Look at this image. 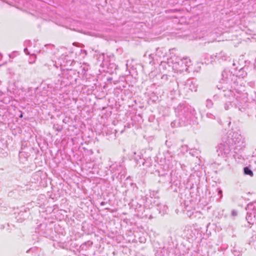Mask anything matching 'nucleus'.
Instances as JSON below:
<instances>
[{"mask_svg": "<svg viewBox=\"0 0 256 256\" xmlns=\"http://www.w3.org/2000/svg\"><path fill=\"white\" fill-rule=\"evenodd\" d=\"M222 78L217 87L218 89L222 90L224 96L228 98L224 105V109L228 110L234 105L240 111L244 112L248 106V94L239 92H234L232 90L236 84V76L226 70L222 72Z\"/></svg>", "mask_w": 256, "mask_h": 256, "instance_id": "obj_1", "label": "nucleus"}, {"mask_svg": "<svg viewBox=\"0 0 256 256\" xmlns=\"http://www.w3.org/2000/svg\"><path fill=\"white\" fill-rule=\"evenodd\" d=\"M178 116L180 118V126L194 122L196 118V112L195 110L189 106L180 105L176 109Z\"/></svg>", "mask_w": 256, "mask_h": 256, "instance_id": "obj_2", "label": "nucleus"}, {"mask_svg": "<svg viewBox=\"0 0 256 256\" xmlns=\"http://www.w3.org/2000/svg\"><path fill=\"white\" fill-rule=\"evenodd\" d=\"M222 140L230 146L234 145L241 148L246 147V140L240 134L236 132L229 131L222 137Z\"/></svg>", "mask_w": 256, "mask_h": 256, "instance_id": "obj_3", "label": "nucleus"}, {"mask_svg": "<svg viewBox=\"0 0 256 256\" xmlns=\"http://www.w3.org/2000/svg\"><path fill=\"white\" fill-rule=\"evenodd\" d=\"M172 68L180 72H186L190 64V60L187 57L181 58L175 55L172 56Z\"/></svg>", "mask_w": 256, "mask_h": 256, "instance_id": "obj_4", "label": "nucleus"}, {"mask_svg": "<svg viewBox=\"0 0 256 256\" xmlns=\"http://www.w3.org/2000/svg\"><path fill=\"white\" fill-rule=\"evenodd\" d=\"M147 54L152 60H155L157 61H161L168 58L166 50L164 48H158L156 49L154 52L150 53L148 50L146 52L144 56Z\"/></svg>", "mask_w": 256, "mask_h": 256, "instance_id": "obj_5", "label": "nucleus"}, {"mask_svg": "<svg viewBox=\"0 0 256 256\" xmlns=\"http://www.w3.org/2000/svg\"><path fill=\"white\" fill-rule=\"evenodd\" d=\"M230 146V144L224 142L222 140V142L216 148L218 156L223 158L228 157L230 155L231 152Z\"/></svg>", "mask_w": 256, "mask_h": 256, "instance_id": "obj_6", "label": "nucleus"}, {"mask_svg": "<svg viewBox=\"0 0 256 256\" xmlns=\"http://www.w3.org/2000/svg\"><path fill=\"white\" fill-rule=\"evenodd\" d=\"M171 64L173 66V62H172V56L170 58H168L160 61V68L166 70L171 66Z\"/></svg>", "mask_w": 256, "mask_h": 256, "instance_id": "obj_7", "label": "nucleus"}, {"mask_svg": "<svg viewBox=\"0 0 256 256\" xmlns=\"http://www.w3.org/2000/svg\"><path fill=\"white\" fill-rule=\"evenodd\" d=\"M186 88L190 90L192 92H196L197 90V84L194 79L188 80L185 84Z\"/></svg>", "mask_w": 256, "mask_h": 256, "instance_id": "obj_8", "label": "nucleus"}, {"mask_svg": "<svg viewBox=\"0 0 256 256\" xmlns=\"http://www.w3.org/2000/svg\"><path fill=\"white\" fill-rule=\"evenodd\" d=\"M110 170L114 175L120 174L122 172L123 166L120 164H114L110 166Z\"/></svg>", "mask_w": 256, "mask_h": 256, "instance_id": "obj_9", "label": "nucleus"}, {"mask_svg": "<svg viewBox=\"0 0 256 256\" xmlns=\"http://www.w3.org/2000/svg\"><path fill=\"white\" fill-rule=\"evenodd\" d=\"M58 62L60 66H65L70 62V60H68V56L62 55L58 59Z\"/></svg>", "mask_w": 256, "mask_h": 256, "instance_id": "obj_10", "label": "nucleus"}, {"mask_svg": "<svg viewBox=\"0 0 256 256\" xmlns=\"http://www.w3.org/2000/svg\"><path fill=\"white\" fill-rule=\"evenodd\" d=\"M216 56L218 59L221 60H226L228 58L227 54L224 52H220L216 54Z\"/></svg>", "mask_w": 256, "mask_h": 256, "instance_id": "obj_11", "label": "nucleus"}, {"mask_svg": "<svg viewBox=\"0 0 256 256\" xmlns=\"http://www.w3.org/2000/svg\"><path fill=\"white\" fill-rule=\"evenodd\" d=\"M244 173L246 175H249L251 176H253V172L248 167H245L244 168Z\"/></svg>", "mask_w": 256, "mask_h": 256, "instance_id": "obj_12", "label": "nucleus"}, {"mask_svg": "<svg viewBox=\"0 0 256 256\" xmlns=\"http://www.w3.org/2000/svg\"><path fill=\"white\" fill-rule=\"evenodd\" d=\"M206 106L208 108H210L213 106V102L212 100L208 99L206 102Z\"/></svg>", "mask_w": 256, "mask_h": 256, "instance_id": "obj_13", "label": "nucleus"}, {"mask_svg": "<svg viewBox=\"0 0 256 256\" xmlns=\"http://www.w3.org/2000/svg\"><path fill=\"white\" fill-rule=\"evenodd\" d=\"M135 160L136 161V162L138 164H140V166L141 164L142 165H144L145 163V160L141 158L140 157L139 158V159H137L136 158H134Z\"/></svg>", "mask_w": 256, "mask_h": 256, "instance_id": "obj_14", "label": "nucleus"}, {"mask_svg": "<svg viewBox=\"0 0 256 256\" xmlns=\"http://www.w3.org/2000/svg\"><path fill=\"white\" fill-rule=\"evenodd\" d=\"M206 117L207 118H210V119H212V120H214V119L216 118L215 116L213 114H211L210 112H208L206 114Z\"/></svg>", "mask_w": 256, "mask_h": 256, "instance_id": "obj_15", "label": "nucleus"}, {"mask_svg": "<svg viewBox=\"0 0 256 256\" xmlns=\"http://www.w3.org/2000/svg\"><path fill=\"white\" fill-rule=\"evenodd\" d=\"M231 214L232 216H237V212L235 210H232Z\"/></svg>", "mask_w": 256, "mask_h": 256, "instance_id": "obj_16", "label": "nucleus"}, {"mask_svg": "<svg viewBox=\"0 0 256 256\" xmlns=\"http://www.w3.org/2000/svg\"><path fill=\"white\" fill-rule=\"evenodd\" d=\"M24 52L26 54H30L29 52H28V49L27 48H25L24 49Z\"/></svg>", "mask_w": 256, "mask_h": 256, "instance_id": "obj_17", "label": "nucleus"}, {"mask_svg": "<svg viewBox=\"0 0 256 256\" xmlns=\"http://www.w3.org/2000/svg\"><path fill=\"white\" fill-rule=\"evenodd\" d=\"M218 193L220 195V197H222V190L218 188Z\"/></svg>", "mask_w": 256, "mask_h": 256, "instance_id": "obj_18", "label": "nucleus"}, {"mask_svg": "<svg viewBox=\"0 0 256 256\" xmlns=\"http://www.w3.org/2000/svg\"><path fill=\"white\" fill-rule=\"evenodd\" d=\"M52 62L53 66H56V68H58V66H56V62H54L53 60Z\"/></svg>", "mask_w": 256, "mask_h": 256, "instance_id": "obj_19", "label": "nucleus"}, {"mask_svg": "<svg viewBox=\"0 0 256 256\" xmlns=\"http://www.w3.org/2000/svg\"><path fill=\"white\" fill-rule=\"evenodd\" d=\"M2 56L1 54H0V60H2Z\"/></svg>", "mask_w": 256, "mask_h": 256, "instance_id": "obj_20", "label": "nucleus"}, {"mask_svg": "<svg viewBox=\"0 0 256 256\" xmlns=\"http://www.w3.org/2000/svg\"><path fill=\"white\" fill-rule=\"evenodd\" d=\"M182 148H186V146H182Z\"/></svg>", "mask_w": 256, "mask_h": 256, "instance_id": "obj_21", "label": "nucleus"}, {"mask_svg": "<svg viewBox=\"0 0 256 256\" xmlns=\"http://www.w3.org/2000/svg\"><path fill=\"white\" fill-rule=\"evenodd\" d=\"M48 46H50V47L52 46V45H50V44H49Z\"/></svg>", "mask_w": 256, "mask_h": 256, "instance_id": "obj_22", "label": "nucleus"}, {"mask_svg": "<svg viewBox=\"0 0 256 256\" xmlns=\"http://www.w3.org/2000/svg\"><path fill=\"white\" fill-rule=\"evenodd\" d=\"M22 114H20V117L22 118Z\"/></svg>", "mask_w": 256, "mask_h": 256, "instance_id": "obj_23", "label": "nucleus"}, {"mask_svg": "<svg viewBox=\"0 0 256 256\" xmlns=\"http://www.w3.org/2000/svg\"><path fill=\"white\" fill-rule=\"evenodd\" d=\"M174 124V122H172L171 124L172 126V124Z\"/></svg>", "mask_w": 256, "mask_h": 256, "instance_id": "obj_24", "label": "nucleus"}, {"mask_svg": "<svg viewBox=\"0 0 256 256\" xmlns=\"http://www.w3.org/2000/svg\"><path fill=\"white\" fill-rule=\"evenodd\" d=\"M30 42L29 41L26 42V43H28V42Z\"/></svg>", "mask_w": 256, "mask_h": 256, "instance_id": "obj_25", "label": "nucleus"}]
</instances>
